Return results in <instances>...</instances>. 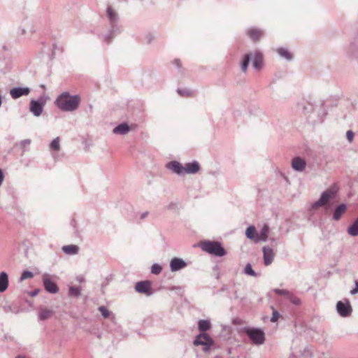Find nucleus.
Returning a JSON list of instances; mask_svg holds the SVG:
<instances>
[{
    "label": "nucleus",
    "instance_id": "obj_1",
    "mask_svg": "<svg viewBox=\"0 0 358 358\" xmlns=\"http://www.w3.org/2000/svg\"><path fill=\"white\" fill-rule=\"evenodd\" d=\"M55 103L60 110L72 112L78 108L80 97L78 95H71L69 92H64L57 96Z\"/></svg>",
    "mask_w": 358,
    "mask_h": 358
},
{
    "label": "nucleus",
    "instance_id": "obj_2",
    "mask_svg": "<svg viewBox=\"0 0 358 358\" xmlns=\"http://www.w3.org/2000/svg\"><path fill=\"white\" fill-rule=\"evenodd\" d=\"M106 15L109 22V29L103 38L105 41L109 43L115 36L120 33L118 25L119 15L111 6L107 7Z\"/></svg>",
    "mask_w": 358,
    "mask_h": 358
},
{
    "label": "nucleus",
    "instance_id": "obj_3",
    "mask_svg": "<svg viewBox=\"0 0 358 358\" xmlns=\"http://www.w3.org/2000/svg\"><path fill=\"white\" fill-rule=\"evenodd\" d=\"M166 167L179 176H183L185 173L194 174L200 170V165L196 161L187 163L185 166L177 161H171L166 164Z\"/></svg>",
    "mask_w": 358,
    "mask_h": 358
},
{
    "label": "nucleus",
    "instance_id": "obj_4",
    "mask_svg": "<svg viewBox=\"0 0 358 358\" xmlns=\"http://www.w3.org/2000/svg\"><path fill=\"white\" fill-rule=\"evenodd\" d=\"M252 59V66L256 70H260L263 65V56L260 52H250L244 55L241 62V70L246 72L248 65Z\"/></svg>",
    "mask_w": 358,
    "mask_h": 358
},
{
    "label": "nucleus",
    "instance_id": "obj_5",
    "mask_svg": "<svg viewBox=\"0 0 358 358\" xmlns=\"http://www.w3.org/2000/svg\"><path fill=\"white\" fill-rule=\"evenodd\" d=\"M201 247L203 251L216 257H223L227 253L222 244L217 241H204Z\"/></svg>",
    "mask_w": 358,
    "mask_h": 358
},
{
    "label": "nucleus",
    "instance_id": "obj_6",
    "mask_svg": "<svg viewBox=\"0 0 358 358\" xmlns=\"http://www.w3.org/2000/svg\"><path fill=\"white\" fill-rule=\"evenodd\" d=\"M244 332L256 345L263 344L265 341L264 332L259 328L245 327Z\"/></svg>",
    "mask_w": 358,
    "mask_h": 358
},
{
    "label": "nucleus",
    "instance_id": "obj_7",
    "mask_svg": "<svg viewBox=\"0 0 358 358\" xmlns=\"http://www.w3.org/2000/svg\"><path fill=\"white\" fill-rule=\"evenodd\" d=\"M193 344L196 346L203 345V352H208L210 347L214 344V341L208 334L201 333L196 336Z\"/></svg>",
    "mask_w": 358,
    "mask_h": 358
},
{
    "label": "nucleus",
    "instance_id": "obj_8",
    "mask_svg": "<svg viewBox=\"0 0 358 358\" xmlns=\"http://www.w3.org/2000/svg\"><path fill=\"white\" fill-rule=\"evenodd\" d=\"M336 310L340 316L347 317L351 315L352 308L350 301L345 299L344 301H339L337 302Z\"/></svg>",
    "mask_w": 358,
    "mask_h": 358
},
{
    "label": "nucleus",
    "instance_id": "obj_9",
    "mask_svg": "<svg viewBox=\"0 0 358 358\" xmlns=\"http://www.w3.org/2000/svg\"><path fill=\"white\" fill-rule=\"evenodd\" d=\"M135 289L137 292L144 294L146 296H151L154 293L152 290L151 282L149 280L137 282L135 285Z\"/></svg>",
    "mask_w": 358,
    "mask_h": 358
},
{
    "label": "nucleus",
    "instance_id": "obj_10",
    "mask_svg": "<svg viewBox=\"0 0 358 358\" xmlns=\"http://www.w3.org/2000/svg\"><path fill=\"white\" fill-rule=\"evenodd\" d=\"M43 284L44 289L50 294H56L59 292L58 286L51 280L50 275L47 273L43 275Z\"/></svg>",
    "mask_w": 358,
    "mask_h": 358
},
{
    "label": "nucleus",
    "instance_id": "obj_11",
    "mask_svg": "<svg viewBox=\"0 0 358 358\" xmlns=\"http://www.w3.org/2000/svg\"><path fill=\"white\" fill-rule=\"evenodd\" d=\"M31 92L28 87H17L10 90V94L14 99H17L22 96H27Z\"/></svg>",
    "mask_w": 358,
    "mask_h": 358
},
{
    "label": "nucleus",
    "instance_id": "obj_12",
    "mask_svg": "<svg viewBox=\"0 0 358 358\" xmlns=\"http://www.w3.org/2000/svg\"><path fill=\"white\" fill-rule=\"evenodd\" d=\"M262 251L264 264L266 266L271 264L274 259V252L273 249L268 246H264Z\"/></svg>",
    "mask_w": 358,
    "mask_h": 358
},
{
    "label": "nucleus",
    "instance_id": "obj_13",
    "mask_svg": "<svg viewBox=\"0 0 358 358\" xmlns=\"http://www.w3.org/2000/svg\"><path fill=\"white\" fill-rule=\"evenodd\" d=\"M292 169L299 172H302L306 167V161L300 157H295L292 160Z\"/></svg>",
    "mask_w": 358,
    "mask_h": 358
},
{
    "label": "nucleus",
    "instance_id": "obj_14",
    "mask_svg": "<svg viewBox=\"0 0 358 358\" xmlns=\"http://www.w3.org/2000/svg\"><path fill=\"white\" fill-rule=\"evenodd\" d=\"M187 266V263L180 258L174 257L170 262V268L172 272L178 271Z\"/></svg>",
    "mask_w": 358,
    "mask_h": 358
},
{
    "label": "nucleus",
    "instance_id": "obj_15",
    "mask_svg": "<svg viewBox=\"0 0 358 358\" xmlns=\"http://www.w3.org/2000/svg\"><path fill=\"white\" fill-rule=\"evenodd\" d=\"M30 111L35 116H40L43 112V104L38 101L31 100L30 102Z\"/></svg>",
    "mask_w": 358,
    "mask_h": 358
},
{
    "label": "nucleus",
    "instance_id": "obj_16",
    "mask_svg": "<svg viewBox=\"0 0 358 358\" xmlns=\"http://www.w3.org/2000/svg\"><path fill=\"white\" fill-rule=\"evenodd\" d=\"M247 35L252 41H256L263 36V31L258 28H250L247 30Z\"/></svg>",
    "mask_w": 358,
    "mask_h": 358
},
{
    "label": "nucleus",
    "instance_id": "obj_17",
    "mask_svg": "<svg viewBox=\"0 0 358 358\" xmlns=\"http://www.w3.org/2000/svg\"><path fill=\"white\" fill-rule=\"evenodd\" d=\"M130 131V127L127 123L123 122L116 126L113 132L115 134L125 135Z\"/></svg>",
    "mask_w": 358,
    "mask_h": 358
},
{
    "label": "nucleus",
    "instance_id": "obj_18",
    "mask_svg": "<svg viewBox=\"0 0 358 358\" xmlns=\"http://www.w3.org/2000/svg\"><path fill=\"white\" fill-rule=\"evenodd\" d=\"M347 206L345 203H341L338 205L334 210L333 214V220L338 221L339 220L344 213L346 211Z\"/></svg>",
    "mask_w": 358,
    "mask_h": 358
},
{
    "label": "nucleus",
    "instance_id": "obj_19",
    "mask_svg": "<svg viewBox=\"0 0 358 358\" xmlns=\"http://www.w3.org/2000/svg\"><path fill=\"white\" fill-rule=\"evenodd\" d=\"M8 287V275L5 271L0 273V292H4Z\"/></svg>",
    "mask_w": 358,
    "mask_h": 358
},
{
    "label": "nucleus",
    "instance_id": "obj_20",
    "mask_svg": "<svg viewBox=\"0 0 358 358\" xmlns=\"http://www.w3.org/2000/svg\"><path fill=\"white\" fill-rule=\"evenodd\" d=\"M62 250L66 255H74L79 252V247L76 245H68L62 248Z\"/></svg>",
    "mask_w": 358,
    "mask_h": 358
},
{
    "label": "nucleus",
    "instance_id": "obj_21",
    "mask_svg": "<svg viewBox=\"0 0 358 358\" xmlns=\"http://www.w3.org/2000/svg\"><path fill=\"white\" fill-rule=\"evenodd\" d=\"M256 229L255 227L252 225L248 227L245 231V236L248 238L254 240L255 242L259 241V238L255 236Z\"/></svg>",
    "mask_w": 358,
    "mask_h": 358
},
{
    "label": "nucleus",
    "instance_id": "obj_22",
    "mask_svg": "<svg viewBox=\"0 0 358 358\" xmlns=\"http://www.w3.org/2000/svg\"><path fill=\"white\" fill-rule=\"evenodd\" d=\"M335 196V194L333 191L331 190H326L324 192H323L321 195H320V199H322V201L324 202V203L325 205H327L328 203V202L329 201L330 199H333Z\"/></svg>",
    "mask_w": 358,
    "mask_h": 358
},
{
    "label": "nucleus",
    "instance_id": "obj_23",
    "mask_svg": "<svg viewBox=\"0 0 358 358\" xmlns=\"http://www.w3.org/2000/svg\"><path fill=\"white\" fill-rule=\"evenodd\" d=\"M199 330L201 333H206L210 328V323L207 320H200L198 322Z\"/></svg>",
    "mask_w": 358,
    "mask_h": 358
},
{
    "label": "nucleus",
    "instance_id": "obj_24",
    "mask_svg": "<svg viewBox=\"0 0 358 358\" xmlns=\"http://www.w3.org/2000/svg\"><path fill=\"white\" fill-rule=\"evenodd\" d=\"M348 232L352 236H358V217L355 220L352 224L348 227Z\"/></svg>",
    "mask_w": 358,
    "mask_h": 358
},
{
    "label": "nucleus",
    "instance_id": "obj_25",
    "mask_svg": "<svg viewBox=\"0 0 358 358\" xmlns=\"http://www.w3.org/2000/svg\"><path fill=\"white\" fill-rule=\"evenodd\" d=\"M81 287L70 286L69 289V295L71 297H78L81 295Z\"/></svg>",
    "mask_w": 358,
    "mask_h": 358
},
{
    "label": "nucleus",
    "instance_id": "obj_26",
    "mask_svg": "<svg viewBox=\"0 0 358 358\" xmlns=\"http://www.w3.org/2000/svg\"><path fill=\"white\" fill-rule=\"evenodd\" d=\"M277 52L281 57H283L288 61L292 59V54L287 49L280 48L277 50Z\"/></svg>",
    "mask_w": 358,
    "mask_h": 358
},
{
    "label": "nucleus",
    "instance_id": "obj_27",
    "mask_svg": "<svg viewBox=\"0 0 358 358\" xmlns=\"http://www.w3.org/2000/svg\"><path fill=\"white\" fill-rule=\"evenodd\" d=\"M52 310L41 308L39 311V319L41 320H45L50 318L52 316Z\"/></svg>",
    "mask_w": 358,
    "mask_h": 358
},
{
    "label": "nucleus",
    "instance_id": "obj_28",
    "mask_svg": "<svg viewBox=\"0 0 358 358\" xmlns=\"http://www.w3.org/2000/svg\"><path fill=\"white\" fill-rule=\"evenodd\" d=\"M3 311L6 313H13L17 314L20 313V309L17 307H13L12 305L6 304L2 307Z\"/></svg>",
    "mask_w": 358,
    "mask_h": 358
},
{
    "label": "nucleus",
    "instance_id": "obj_29",
    "mask_svg": "<svg viewBox=\"0 0 358 358\" xmlns=\"http://www.w3.org/2000/svg\"><path fill=\"white\" fill-rule=\"evenodd\" d=\"M268 231H269L268 226L266 224L264 225V227L261 229L260 238H259V239L262 240V241H266L268 238Z\"/></svg>",
    "mask_w": 358,
    "mask_h": 358
},
{
    "label": "nucleus",
    "instance_id": "obj_30",
    "mask_svg": "<svg viewBox=\"0 0 358 358\" xmlns=\"http://www.w3.org/2000/svg\"><path fill=\"white\" fill-rule=\"evenodd\" d=\"M287 299H288L290 302L295 306H299L301 303V299L291 292L289 293Z\"/></svg>",
    "mask_w": 358,
    "mask_h": 358
},
{
    "label": "nucleus",
    "instance_id": "obj_31",
    "mask_svg": "<svg viewBox=\"0 0 358 358\" xmlns=\"http://www.w3.org/2000/svg\"><path fill=\"white\" fill-rule=\"evenodd\" d=\"M59 141L60 139L59 137L54 138L50 143V149L55 151H59L60 150Z\"/></svg>",
    "mask_w": 358,
    "mask_h": 358
},
{
    "label": "nucleus",
    "instance_id": "obj_32",
    "mask_svg": "<svg viewBox=\"0 0 358 358\" xmlns=\"http://www.w3.org/2000/svg\"><path fill=\"white\" fill-rule=\"evenodd\" d=\"M244 273L247 275L257 277L258 274L252 269V266L250 263H248L245 268H244Z\"/></svg>",
    "mask_w": 358,
    "mask_h": 358
},
{
    "label": "nucleus",
    "instance_id": "obj_33",
    "mask_svg": "<svg viewBox=\"0 0 358 358\" xmlns=\"http://www.w3.org/2000/svg\"><path fill=\"white\" fill-rule=\"evenodd\" d=\"M162 267L161 265H159L158 264H154L151 266V272H152V273H153L155 275L159 274L162 272Z\"/></svg>",
    "mask_w": 358,
    "mask_h": 358
},
{
    "label": "nucleus",
    "instance_id": "obj_34",
    "mask_svg": "<svg viewBox=\"0 0 358 358\" xmlns=\"http://www.w3.org/2000/svg\"><path fill=\"white\" fill-rule=\"evenodd\" d=\"M33 275H34V274L32 272L29 271H24L22 272V273L20 276V281L22 282L26 279L31 278L33 277Z\"/></svg>",
    "mask_w": 358,
    "mask_h": 358
},
{
    "label": "nucleus",
    "instance_id": "obj_35",
    "mask_svg": "<svg viewBox=\"0 0 358 358\" xmlns=\"http://www.w3.org/2000/svg\"><path fill=\"white\" fill-rule=\"evenodd\" d=\"M177 92L180 96H188L192 94V92L191 90L186 89V88L178 89Z\"/></svg>",
    "mask_w": 358,
    "mask_h": 358
},
{
    "label": "nucleus",
    "instance_id": "obj_36",
    "mask_svg": "<svg viewBox=\"0 0 358 358\" xmlns=\"http://www.w3.org/2000/svg\"><path fill=\"white\" fill-rule=\"evenodd\" d=\"M99 310L100 311V313H101L102 316L104 318H107L109 317L110 311L106 308V307L101 306L99 307Z\"/></svg>",
    "mask_w": 358,
    "mask_h": 358
},
{
    "label": "nucleus",
    "instance_id": "obj_37",
    "mask_svg": "<svg viewBox=\"0 0 358 358\" xmlns=\"http://www.w3.org/2000/svg\"><path fill=\"white\" fill-rule=\"evenodd\" d=\"M273 292L278 295L284 296L285 297H287V296L289 295V292L287 289H278V288L274 289Z\"/></svg>",
    "mask_w": 358,
    "mask_h": 358
},
{
    "label": "nucleus",
    "instance_id": "obj_38",
    "mask_svg": "<svg viewBox=\"0 0 358 358\" xmlns=\"http://www.w3.org/2000/svg\"><path fill=\"white\" fill-rule=\"evenodd\" d=\"M324 206H325V204L322 201V199L320 198L317 201L314 202L312 204L311 208H312V209H317L319 207Z\"/></svg>",
    "mask_w": 358,
    "mask_h": 358
},
{
    "label": "nucleus",
    "instance_id": "obj_39",
    "mask_svg": "<svg viewBox=\"0 0 358 358\" xmlns=\"http://www.w3.org/2000/svg\"><path fill=\"white\" fill-rule=\"evenodd\" d=\"M324 206H325V204L322 201V199L320 198L317 201L314 202L312 204L311 208H312V209H317L319 207Z\"/></svg>",
    "mask_w": 358,
    "mask_h": 358
},
{
    "label": "nucleus",
    "instance_id": "obj_40",
    "mask_svg": "<svg viewBox=\"0 0 358 358\" xmlns=\"http://www.w3.org/2000/svg\"><path fill=\"white\" fill-rule=\"evenodd\" d=\"M355 136V134L352 130H348L346 132V138L349 143H352Z\"/></svg>",
    "mask_w": 358,
    "mask_h": 358
},
{
    "label": "nucleus",
    "instance_id": "obj_41",
    "mask_svg": "<svg viewBox=\"0 0 358 358\" xmlns=\"http://www.w3.org/2000/svg\"><path fill=\"white\" fill-rule=\"evenodd\" d=\"M279 317H280V313L277 310H273V315L271 318V322H277V320H278Z\"/></svg>",
    "mask_w": 358,
    "mask_h": 358
},
{
    "label": "nucleus",
    "instance_id": "obj_42",
    "mask_svg": "<svg viewBox=\"0 0 358 358\" xmlns=\"http://www.w3.org/2000/svg\"><path fill=\"white\" fill-rule=\"evenodd\" d=\"M355 288H353V289L350 291V294H351L352 295H355V294H358V281H357V280H356V281H355Z\"/></svg>",
    "mask_w": 358,
    "mask_h": 358
},
{
    "label": "nucleus",
    "instance_id": "obj_43",
    "mask_svg": "<svg viewBox=\"0 0 358 358\" xmlns=\"http://www.w3.org/2000/svg\"><path fill=\"white\" fill-rule=\"evenodd\" d=\"M30 143H31V141L29 139H24L21 141L20 145L22 147H25V146L29 145Z\"/></svg>",
    "mask_w": 358,
    "mask_h": 358
},
{
    "label": "nucleus",
    "instance_id": "obj_44",
    "mask_svg": "<svg viewBox=\"0 0 358 358\" xmlns=\"http://www.w3.org/2000/svg\"><path fill=\"white\" fill-rule=\"evenodd\" d=\"M39 292V289H36L34 291H31L29 293V294L31 296H36L38 293Z\"/></svg>",
    "mask_w": 358,
    "mask_h": 358
},
{
    "label": "nucleus",
    "instance_id": "obj_45",
    "mask_svg": "<svg viewBox=\"0 0 358 358\" xmlns=\"http://www.w3.org/2000/svg\"><path fill=\"white\" fill-rule=\"evenodd\" d=\"M4 179V175L2 170L0 169V186L1 185Z\"/></svg>",
    "mask_w": 358,
    "mask_h": 358
},
{
    "label": "nucleus",
    "instance_id": "obj_46",
    "mask_svg": "<svg viewBox=\"0 0 358 358\" xmlns=\"http://www.w3.org/2000/svg\"><path fill=\"white\" fill-rule=\"evenodd\" d=\"M173 64L178 68H180L181 66L180 61L179 59H175L173 61Z\"/></svg>",
    "mask_w": 358,
    "mask_h": 358
},
{
    "label": "nucleus",
    "instance_id": "obj_47",
    "mask_svg": "<svg viewBox=\"0 0 358 358\" xmlns=\"http://www.w3.org/2000/svg\"><path fill=\"white\" fill-rule=\"evenodd\" d=\"M166 289H169V290H171V291H174V290L178 289L179 287H176V286H172V287H166Z\"/></svg>",
    "mask_w": 358,
    "mask_h": 358
},
{
    "label": "nucleus",
    "instance_id": "obj_48",
    "mask_svg": "<svg viewBox=\"0 0 358 358\" xmlns=\"http://www.w3.org/2000/svg\"><path fill=\"white\" fill-rule=\"evenodd\" d=\"M26 33V30L24 28H19V34L24 35Z\"/></svg>",
    "mask_w": 358,
    "mask_h": 358
},
{
    "label": "nucleus",
    "instance_id": "obj_49",
    "mask_svg": "<svg viewBox=\"0 0 358 358\" xmlns=\"http://www.w3.org/2000/svg\"><path fill=\"white\" fill-rule=\"evenodd\" d=\"M148 215V212H145L141 214L140 218L142 220V219H144L145 217H147V215Z\"/></svg>",
    "mask_w": 358,
    "mask_h": 358
},
{
    "label": "nucleus",
    "instance_id": "obj_50",
    "mask_svg": "<svg viewBox=\"0 0 358 358\" xmlns=\"http://www.w3.org/2000/svg\"><path fill=\"white\" fill-rule=\"evenodd\" d=\"M77 280H78L79 282H82L83 281V277H78V278H77Z\"/></svg>",
    "mask_w": 358,
    "mask_h": 358
},
{
    "label": "nucleus",
    "instance_id": "obj_51",
    "mask_svg": "<svg viewBox=\"0 0 358 358\" xmlns=\"http://www.w3.org/2000/svg\"><path fill=\"white\" fill-rule=\"evenodd\" d=\"M15 358H26V357L24 356L18 355Z\"/></svg>",
    "mask_w": 358,
    "mask_h": 358
}]
</instances>
